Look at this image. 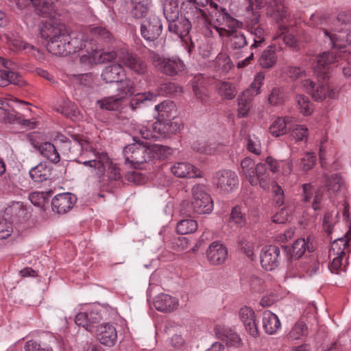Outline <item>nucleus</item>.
<instances>
[{
	"label": "nucleus",
	"mask_w": 351,
	"mask_h": 351,
	"mask_svg": "<svg viewBox=\"0 0 351 351\" xmlns=\"http://www.w3.org/2000/svg\"><path fill=\"white\" fill-rule=\"evenodd\" d=\"M162 25L158 16L151 14L145 19L141 27L142 36L147 41L156 40L162 32Z\"/></svg>",
	"instance_id": "ddd939ff"
},
{
	"label": "nucleus",
	"mask_w": 351,
	"mask_h": 351,
	"mask_svg": "<svg viewBox=\"0 0 351 351\" xmlns=\"http://www.w3.org/2000/svg\"><path fill=\"white\" fill-rule=\"evenodd\" d=\"M350 243L351 239L347 232L344 237L336 239L332 243L329 252V257L332 258L329 265V269L332 273L339 274L345 271L351 252Z\"/></svg>",
	"instance_id": "423d86ee"
},
{
	"label": "nucleus",
	"mask_w": 351,
	"mask_h": 351,
	"mask_svg": "<svg viewBox=\"0 0 351 351\" xmlns=\"http://www.w3.org/2000/svg\"><path fill=\"white\" fill-rule=\"evenodd\" d=\"M147 147H149V155H150V160L162 159L171 154L170 148L167 146L154 144L152 145H147Z\"/></svg>",
	"instance_id": "79ce46f5"
},
{
	"label": "nucleus",
	"mask_w": 351,
	"mask_h": 351,
	"mask_svg": "<svg viewBox=\"0 0 351 351\" xmlns=\"http://www.w3.org/2000/svg\"><path fill=\"white\" fill-rule=\"evenodd\" d=\"M125 163L137 169L144 162L150 160L149 147L139 143L130 144L125 147L123 151Z\"/></svg>",
	"instance_id": "6e6552de"
},
{
	"label": "nucleus",
	"mask_w": 351,
	"mask_h": 351,
	"mask_svg": "<svg viewBox=\"0 0 351 351\" xmlns=\"http://www.w3.org/2000/svg\"><path fill=\"white\" fill-rule=\"evenodd\" d=\"M239 317L243 322L246 332L252 337H256L259 332L253 309L248 306L241 308L239 312Z\"/></svg>",
	"instance_id": "6ab92c4d"
},
{
	"label": "nucleus",
	"mask_w": 351,
	"mask_h": 351,
	"mask_svg": "<svg viewBox=\"0 0 351 351\" xmlns=\"http://www.w3.org/2000/svg\"><path fill=\"white\" fill-rule=\"evenodd\" d=\"M191 28V21L186 16H180L169 24V31L178 35L180 39L184 40L186 43L188 38H185L189 35Z\"/></svg>",
	"instance_id": "4be33fe9"
},
{
	"label": "nucleus",
	"mask_w": 351,
	"mask_h": 351,
	"mask_svg": "<svg viewBox=\"0 0 351 351\" xmlns=\"http://www.w3.org/2000/svg\"><path fill=\"white\" fill-rule=\"evenodd\" d=\"M157 117L158 122L162 125V138L167 136V134H176L179 132L182 127L181 119L176 116L171 117L169 111H161Z\"/></svg>",
	"instance_id": "dca6fc26"
},
{
	"label": "nucleus",
	"mask_w": 351,
	"mask_h": 351,
	"mask_svg": "<svg viewBox=\"0 0 351 351\" xmlns=\"http://www.w3.org/2000/svg\"><path fill=\"white\" fill-rule=\"evenodd\" d=\"M252 36L254 43L250 45L252 50L262 46L265 40L264 30L260 27L256 28L252 33Z\"/></svg>",
	"instance_id": "13d9d810"
},
{
	"label": "nucleus",
	"mask_w": 351,
	"mask_h": 351,
	"mask_svg": "<svg viewBox=\"0 0 351 351\" xmlns=\"http://www.w3.org/2000/svg\"><path fill=\"white\" fill-rule=\"evenodd\" d=\"M182 210L186 215L209 214L213 210V201L202 185H197L192 189L191 201H184L182 204Z\"/></svg>",
	"instance_id": "20e7f679"
},
{
	"label": "nucleus",
	"mask_w": 351,
	"mask_h": 351,
	"mask_svg": "<svg viewBox=\"0 0 351 351\" xmlns=\"http://www.w3.org/2000/svg\"><path fill=\"white\" fill-rule=\"evenodd\" d=\"M283 101L284 95L282 91L277 88H273L268 97V102L270 104L271 107L276 106L283 102Z\"/></svg>",
	"instance_id": "4d7b16f0"
},
{
	"label": "nucleus",
	"mask_w": 351,
	"mask_h": 351,
	"mask_svg": "<svg viewBox=\"0 0 351 351\" xmlns=\"http://www.w3.org/2000/svg\"><path fill=\"white\" fill-rule=\"evenodd\" d=\"M155 308L161 312H170L176 309L178 305V301L176 298L165 293L157 295L154 300Z\"/></svg>",
	"instance_id": "a878e982"
},
{
	"label": "nucleus",
	"mask_w": 351,
	"mask_h": 351,
	"mask_svg": "<svg viewBox=\"0 0 351 351\" xmlns=\"http://www.w3.org/2000/svg\"><path fill=\"white\" fill-rule=\"evenodd\" d=\"M272 193L274 195V201L276 205L282 206L285 202L284 191L277 183L272 185Z\"/></svg>",
	"instance_id": "e2e57ef3"
},
{
	"label": "nucleus",
	"mask_w": 351,
	"mask_h": 351,
	"mask_svg": "<svg viewBox=\"0 0 351 351\" xmlns=\"http://www.w3.org/2000/svg\"><path fill=\"white\" fill-rule=\"evenodd\" d=\"M151 58L154 66L165 75L173 76L184 70L183 61L176 56L162 57L159 54L152 53Z\"/></svg>",
	"instance_id": "0eeeda50"
},
{
	"label": "nucleus",
	"mask_w": 351,
	"mask_h": 351,
	"mask_svg": "<svg viewBox=\"0 0 351 351\" xmlns=\"http://www.w3.org/2000/svg\"><path fill=\"white\" fill-rule=\"evenodd\" d=\"M123 98V97L121 95H112L98 100L97 103L101 109L114 110L115 108H119Z\"/></svg>",
	"instance_id": "c03bdc74"
},
{
	"label": "nucleus",
	"mask_w": 351,
	"mask_h": 351,
	"mask_svg": "<svg viewBox=\"0 0 351 351\" xmlns=\"http://www.w3.org/2000/svg\"><path fill=\"white\" fill-rule=\"evenodd\" d=\"M302 269L309 276H312L319 270V263L315 260H309L301 265Z\"/></svg>",
	"instance_id": "338daca9"
},
{
	"label": "nucleus",
	"mask_w": 351,
	"mask_h": 351,
	"mask_svg": "<svg viewBox=\"0 0 351 351\" xmlns=\"http://www.w3.org/2000/svg\"><path fill=\"white\" fill-rule=\"evenodd\" d=\"M289 131L291 133V138L295 143L307 142L308 137L307 127L304 125L298 124L294 119L291 124V128Z\"/></svg>",
	"instance_id": "c9c22d12"
},
{
	"label": "nucleus",
	"mask_w": 351,
	"mask_h": 351,
	"mask_svg": "<svg viewBox=\"0 0 351 351\" xmlns=\"http://www.w3.org/2000/svg\"><path fill=\"white\" fill-rule=\"evenodd\" d=\"M139 133L145 139H160L162 138V125L158 120L152 123H147V125H142L139 128Z\"/></svg>",
	"instance_id": "7c9ffc66"
},
{
	"label": "nucleus",
	"mask_w": 351,
	"mask_h": 351,
	"mask_svg": "<svg viewBox=\"0 0 351 351\" xmlns=\"http://www.w3.org/2000/svg\"><path fill=\"white\" fill-rule=\"evenodd\" d=\"M132 13L135 18L141 19L146 16L151 7V0H132Z\"/></svg>",
	"instance_id": "ea45409f"
},
{
	"label": "nucleus",
	"mask_w": 351,
	"mask_h": 351,
	"mask_svg": "<svg viewBox=\"0 0 351 351\" xmlns=\"http://www.w3.org/2000/svg\"><path fill=\"white\" fill-rule=\"evenodd\" d=\"M267 12L269 14H274L275 12L280 13V20L286 17V13L283 10L282 0H271L268 3Z\"/></svg>",
	"instance_id": "603ef678"
},
{
	"label": "nucleus",
	"mask_w": 351,
	"mask_h": 351,
	"mask_svg": "<svg viewBox=\"0 0 351 351\" xmlns=\"http://www.w3.org/2000/svg\"><path fill=\"white\" fill-rule=\"evenodd\" d=\"M171 170L172 173L178 178L201 177V171L189 162H176L171 167Z\"/></svg>",
	"instance_id": "b1692460"
},
{
	"label": "nucleus",
	"mask_w": 351,
	"mask_h": 351,
	"mask_svg": "<svg viewBox=\"0 0 351 351\" xmlns=\"http://www.w3.org/2000/svg\"><path fill=\"white\" fill-rule=\"evenodd\" d=\"M306 334L307 327L305 323L302 321H298L289 332L288 337L293 340H297L306 335Z\"/></svg>",
	"instance_id": "de8ad7c7"
},
{
	"label": "nucleus",
	"mask_w": 351,
	"mask_h": 351,
	"mask_svg": "<svg viewBox=\"0 0 351 351\" xmlns=\"http://www.w3.org/2000/svg\"><path fill=\"white\" fill-rule=\"evenodd\" d=\"M247 149L250 152L254 153L256 155H259L261 153L260 140L254 136H250L247 139Z\"/></svg>",
	"instance_id": "052dcab7"
},
{
	"label": "nucleus",
	"mask_w": 351,
	"mask_h": 351,
	"mask_svg": "<svg viewBox=\"0 0 351 351\" xmlns=\"http://www.w3.org/2000/svg\"><path fill=\"white\" fill-rule=\"evenodd\" d=\"M307 248V243L305 239H299L293 243L291 248L289 250L290 256L298 259L304 254Z\"/></svg>",
	"instance_id": "49530a36"
},
{
	"label": "nucleus",
	"mask_w": 351,
	"mask_h": 351,
	"mask_svg": "<svg viewBox=\"0 0 351 351\" xmlns=\"http://www.w3.org/2000/svg\"><path fill=\"white\" fill-rule=\"evenodd\" d=\"M14 45L19 50L25 51V52L34 56L38 60H44V53L39 49L31 45L23 40H16L14 42Z\"/></svg>",
	"instance_id": "58836bf2"
},
{
	"label": "nucleus",
	"mask_w": 351,
	"mask_h": 351,
	"mask_svg": "<svg viewBox=\"0 0 351 351\" xmlns=\"http://www.w3.org/2000/svg\"><path fill=\"white\" fill-rule=\"evenodd\" d=\"M213 182L221 191L230 193L237 186L239 180L234 171L224 169L215 173Z\"/></svg>",
	"instance_id": "9b49d317"
},
{
	"label": "nucleus",
	"mask_w": 351,
	"mask_h": 351,
	"mask_svg": "<svg viewBox=\"0 0 351 351\" xmlns=\"http://www.w3.org/2000/svg\"><path fill=\"white\" fill-rule=\"evenodd\" d=\"M250 290L254 293H260L264 290V281L261 278L252 275L249 279Z\"/></svg>",
	"instance_id": "6e6d98bb"
},
{
	"label": "nucleus",
	"mask_w": 351,
	"mask_h": 351,
	"mask_svg": "<svg viewBox=\"0 0 351 351\" xmlns=\"http://www.w3.org/2000/svg\"><path fill=\"white\" fill-rule=\"evenodd\" d=\"M245 11L252 16L253 23H257L261 16L259 10L267 5L266 0H244Z\"/></svg>",
	"instance_id": "473e14b6"
},
{
	"label": "nucleus",
	"mask_w": 351,
	"mask_h": 351,
	"mask_svg": "<svg viewBox=\"0 0 351 351\" xmlns=\"http://www.w3.org/2000/svg\"><path fill=\"white\" fill-rule=\"evenodd\" d=\"M24 350L25 351H52L51 348L42 346L40 343L34 340L27 341Z\"/></svg>",
	"instance_id": "69168bd1"
},
{
	"label": "nucleus",
	"mask_w": 351,
	"mask_h": 351,
	"mask_svg": "<svg viewBox=\"0 0 351 351\" xmlns=\"http://www.w3.org/2000/svg\"><path fill=\"white\" fill-rule=\"evenodd\" d=\"M154 101V96L148 93L147 94L138 95L132 99L131 105L132 110L137 108H152Z\"/></svg>",
	"instance_id": "4c0bfd02"
},
{
	"label": "nucleus",
	"mask_w": 351,
	"mask_h": 351,
	"mask_svg": "<svg viewBox=\"0 0 351 351\" xmlns=\"http://www.w3.org/2000/svg\"><path fill=\"white\" fill-rule=\"evenodd\" d=\"M206 255L211 264L221 265L227 259L228 250L222 243L215 241L209 245Z\"/></svg>",
	"instance_id": "412c9836"
},
{
	"label": "nucleus",
	"mask_w": 351,
	"mask_h": 351,
	"mask_svg": "<svg viewBox=\"0 0 351 351\" xmlns=\"http://www.w3.org/2000/svg\"><path fill=\"white\" fill-rule=\"evenodd\" d=\"M280 250L276 245H267L263 247L261 253V264L265 270L271 271L280 264Z\"/></svg>",
	"instance_id": "4468645a"
},
{
	"label": "nucleus",
	"mask_w": 351,
	"mask_h": 351,
	"mask_svg": "<svg viewBox=\"0 0 351 351\" xmlns=\"http://www.w3.org/2000/svg\"><path fill=\"white\" fill-rule=\"evenodd\" d=\"M260 65L263 68H270L276 62V56L275 54L274 47L270 46L267 49L265 50L259 60Z\"/></svg>",
	"instance_id": "a19ab883"
},
{
	"label": "nucleus",
	"mask_w": 351,
	"mask_h": 351,
	"mask_svg": "<svg viewBox=\"0 0 351 351\" xmlns=\"http://www.w3.org/2000/svg\"><path fill=\"white\" fill-rule=\"evenodd\" d=\"M110 38L111 36L105 40L97 36L90 38L86 53L82 56L81 61L91 64H101L103 53V49L101 48V44L110 41Z\"/></svg>",
	"instance_id": "9d476101"
},
{
	"label": "nucleus",
	"mask_w": 351,
	"mask_h": 351,
	"mask_svg": "<svg viewBox=\"0 0 351 351\" xmlns=\"http://www.w3.org/2000/svg\"><path fill=\"white\" fill-rule=\"evenodd\" d=\"M221 37H227L229 47L234 50L239 49L247 45L244 34L240 31H231L225 27H216Z\"/></svg>",
	"instance_id": "aec40b11"
},
{
	"label": "nucleus",
	"mask_w": 351,
	"mask_h": 351,
	"mask_svg": "<svg viewBox=\"0 0 351 351\" xmlns=\"http://www.w3.org/2000/svg\"><path fill=\"white\" fill-rule=\"evenodd\" d=\"M163 13L167 20L170 23L179 18V3L162 2Z\"/></svg>",
	"instance_id": "37998d69"
},
{
	"label": "nucleus",
	"mask_w": 351,
	"mask_h": 351,
	"mask_svg": "<svg viewBox=\"0 0 351 351\" xmlns=\"http://www.w3.org/2000/svg\"><path fill=\"white\" fill-rule=\"evenodd\" d=\"M42 38L49 40L47 49L56 56H66L87 48L90 38L93 36L104 40L110 38V33L106 29L97 27L88 32L68 33L66 27L56 21L47 23L40 28Z\"/></svg>",
	"instance_id": "f257e3e1"
},
{
	"label": "nucleus",
	"mask_w": 351,
	"mask_h": 351,
	"mask_svg": "<svg viewBox=\"0 0 351 351\" xmlns=\"http://www.w3.org/2000/svg\"><path fill=\"white\" fill-rule=\"evenodd\" d=\"M17 6L22 9L30 3L36 8L39 12L47 18L45 21H43V26L47 23H54V12L53 8L51 3H49L47 0H16Z\"/></svg>",
	"instance_id": "2eb2a0df"
},
{
	"label": "nucleus",
	"mask_w": 351,
	"mask_h": 351,
	"mask_svg": "<svg viewBox=\"0 0 351 351\" xmlns=\"http://www.w3.org/2000/svg\"><path fill=\"white\" fill-rule=\"evenodd\" d=\"M125 76V72L120 64L106 66L102 71V80L106 83L119 82Z\"/></svg>",
	"instance_id": "cd10ccee"
},
{
	"label": "nucleus",
	"mask_w": 351,
	"mask_h": 351,
	"mask_svg": "<svg viewBox=\"0 0 351 351\" xmlns=\"http://www.w3.org/2000/svg\"><path fill=\"white\" fill-rule=\"evenodd\" d=\"M201 4L194 1L184 0L182 1V9L185 13V16L189 20L194 21H199L204 20V12L200 8Z\"/></svg>",
	"instance_id": "bb28decb"
},
{
	"label": "nucleus",
	"mask_w": 351,
	"mask_h": 351,
	"mask_svg": "<svg viewBox=\"0 0 351 351\" xmlns=\"http://www.w3.org/2000/svg\"><path fill=\"white\" fill-rule=\"evenodd\" d=\"M177 232L180 234H191L197 229V223L193 219H184L177 224Z\"/></svg>",
	"instance_id": "a18cd8bd"
},
{
	"label": "nucleus",
	"mask_w": 351,
	"mask_h": 351,
	"mask_svg": "<svg viewBox=\"0 0 351 351\" xmlns=\"http://www.w3.org/2000/svg\"><path fill=\"white\" fill-rule=\"evenodd\" d=\"M217 90L219 94L225 99H232L236 95L234 88L229 82H220L218 83Z\"/></svg>",
	"instance_id": "8fccbe9b"
},
{
	"label": "nucleus",
	"mask_w": 351,
	"mask_h": 351,
	"mask_svg": "<svg viewBox=\"0 0 351 351\" xmlns=\"http://www.w3.org/2000/svg\"><path fill=\"white\" fill-rule=\"evenodd\" d=\"M281 324L278 317L270 311L263 313V327L266 333L275 334L280 328Z\"/></svg>",
	"instance_id": "c756f323"
},
{
	"label": "nucleus",
	"mask_w": 351,
	"mask_h": 351,
	"mask_svg": "<svg viewBox=\"0 0 351 351\" xmlns=\"http://www.w3.org/2000/svg\"><path fill=\"white\" fill-rule=\"evenodd\" d=\"M12 224L5 219L0 220V239L8 238L12 232Z\"/></svg>",
	"instance_id": "0e129e2a"
},
{
	"label": "nucleus",
	"mask_w": 351,
	"mask_h": 351,
	"mask_svg": "<svg viewBox=\"0 0 351 351\" xmlns=\"http://www.w3.org/2000/svg\"><path fill=\"white\" fill-rule=\"evenodd\" d=\"M339 61V57L335 55L334 52L327 53L324 52L320 54L317 58V66H314L317 71H321L322 76H325V73L322 71V69H325L328 66L336 62Z\"/></svg>",
	"instance_id": "e433bc0d"
},
{
	"label": "nucleus",
	"mask_w": 351,
	"mask_h": 351,
	"mask_svg": "<svg viewBox=\"0 0 351 351\" xmlns=\"http://www.w3.org/2000/svg\"><path fill=\"white\" fill-rule=\"evenodd\" d=\"M97 337L101 344L110 347L117 341V332L112 325L104 324L97 328Z\"/></svg>",
	"instance_id": "5701e85b"
},
{
	"label": "nucleus",
	"mask_w": 351,
	"mask_h": 351,
	"mask_svg": "<svg viewBox=\"0 0 351 351\" xmlns=\"http://www.w3.org/2000/svg\"><path fill=\"white\" fill-rule=\"evenodd\" d=\"M241 169L240 175L244 176L251 185L259 184L263 189H269L270 177L265 165H256L252 159L247 157L241 161Z\"/></svg>",
	"instance_id": "39448f33"
},
{
	"label": "nucleus",
	"mask_w": 351,
	"mask_h": 351,
	"mask_svg": "<svg viewBox=\"0 0 351 351\" xmlns=\"http://www.w3.org/2000/svg\"><path fill=\"white\" fill-rule=\"evenodd\" d=\"M315 164V155L313 152H306L301 159L300 168L304 171H308Z\"/></svg>",
	"instance_id": "5fc2aeb1"
},
{
	"label": "nucleus",
	"mask_w": 351,
	"mask_h": 351,
	"mask_svg": "<svg viewBox=\"0 0 351 351\" xmlns=\"http://www.w3.org/2000/svg\"><path fill=\"white\" fill-rule=\"evenodd\" d=\"M293 117H285L277 118L269 128V132L273 136L278 137L286 134L291 128Z\"/></svg>",
	"instance_id": "c85d7f7f"
},
{
	"label": "nucleus",
	"mask_w": 351,
	"mask_h": 351,
	"mask_svg": "<svg viewBox=\"0 0 351 351\" xmlns=\"http://www.w3.org/2000/svg\"><path fill=\"white\" fill-rule=\"evenodd\" d=\"M215 330L218 338L228 346L239 347L241 345L240 337L231 328L217 326Z\"/></svg>",
	"instance_id": "393cba45"
},
{
	"label": "nucleus",
	"mask_w": 351,
	"mask_h": 351,
	"mask_svg": "<svg viewBox=\"0 0 351 351\" xmlns=\"http://www.w3.org/2000/svg\"><path fill=\"white\" fill-rule=\"evenodd\" d=\"M119 61L131 71L138 74H144L147 66L145 62L127 51H119Z\"/></svg>",
	"instance_id": "a211bd4d"
},
{
	"label": "nucleus",
	"mask_w": 351,
	"mask_h": 351,
	"mask_svg": "<svg viewBox=\"0 0 351 351\" xmlns=\"http://www.w3.org/2000/svg\"><path fill=\"white\" fill-rule=\"evenodd\" d=\"M286 28L280 27L282 33L278 36L279 38H282L283 42L288 46L295 47L297 46V41L295 37L291 34L285 31Z\"/></svg>",
	"instance_id": "774afa93"
},
{
	"label": "nucleus",
	"mask_w": 351,
	"mask_h": 351,
	"mask_svg": "<svg viewBox=\"0 0 351 351\" xmlns=\"http://www.w3.org/2000/svg\"><path fill=\"white\" fill-rule=\"evenodd\" d=\"M34 146L43 157L51 162L57 163L60 161V155L52 143L45 142L40 144H35Z\"/></svg>",
	"instance_id": "2f4dec72"
},
{
	"label": "nucleus",
	"mask_w": 351,
	"mask_h": 351,
	"mask_svg": "<svg viewBox=\"0 0 351 351\" xmlns=\"http://www.w3.org/2000/svg\"><path fill=\"white\" fill-rule=\"evenodd\" d=\"M119 82L118 88L122 95H132L134 93V84L130 80L126 79L124 81L121 80Z\"/></svg>",
	"instance_id": "680f3d73"
},
{
	"label": "nucleus",
	"mask_w": 351,
	"mask_h": 351,
	"mask_svg": "<svg viewBox=\"0 0 351 351\" xmlns=\"http://www.w3.org/2000/svg\"><path fill=\"white\" fill-rule=\"evenodd\" d=\"M215 64L223 72L228 71L232 66L231 60L226 52H221L218 54L215 60Z\"/></svg>",
	"instance_id": "3c124183"
},
{
	"label": "nucleus",
	"mask_w": 351,
	"mask_h": 351,
	"mask_svg": "<svg viewBox=\"0 0 351 351\" xmlns=\"http://www.w3.org/2000/svg\"><path fill=\"white\" fill-rule=\"evenodd\" d=\"M32 106L30 103L18 100L12 96L0 99V110H27Z\"/></svg>",
	"instance_id": "f704fd0d"
},
{
	"label": "nucleus",
	"mask_w": 351,
	"mask_h": 351,
	"mask_svg": "<svg viewBox=\"0 0 351 351\" xmlns=\"http://www.w3.org/2000/svg\"><path fill=\"white\" fill-rule=\"evenodd\" d=\"M328 190L332 193L339 191L343 184L341 178L337 174L332 175L331 177L326 178Z\"/></svg>",
	"instance_id": "864d4df0"
},
{
	"label": "nucleus",
	"mask_w": 351,
	"mask_h": 351,
	"mask_svg": "<svg viewBox=\"0 0 351 351\" xmlns=\"http://www.w3.org/2000/svg\"><path fill=\"white\" fill-rule=\"evenodd\" d=\"M76 201L75 195L71 193L58 194L52 199V210L58 214H64L73 207Z\"/></svg>",
	"instance_id": "f3484780"
},
{
	"label": "nucleus",
	"mask_w": 351,
	"mask_h": 351,
	"mask_svg": "<svg viewBox=\"0 0 351 351\" xmlns=\"http://www.w3.org/2000/svg\"><path fill=\"white\" fill-rule=\"evenodd\" d=\"M66 146L71 158L88 167L98 177L103 176L108 167L110 179L117 180L121 178L119 169L110 163L107 154L97 152L87 140L75 136L73 142H69Z\"/></svg>",
	"instance_id": "f03ea898"
},
{
	"label": "nucleus",
	"mask_w": 351,
	"mask_h": 351,
	"mask_svg": "<svg viewBox=\"0 0 351 351\" xmlns=\"http://www.w3.org/2000/svg\"><path fill=\"white\" fill-rule=\"evenodd\" d=\"M339 21H337L335 27L330 29H324L323 32L330 41L333 48L342 49L347 45H351V31L343 28H338Z\"/></svg>",
	"instance_id": "1a4fd4ad"
},
{
	"label": "nucleus",
	"mask_w": 351,
	"mask_h": 351,
	"mask_svg": "<svg viewBox=\"0 0 351 351\" xmlns=\"http://www.w3.org/2000/svg\"><path fill=\"white\" fill-rule=\"evenodd\" d=\"M265 80V74L263 72L258 73L248 88H247L239 97V110L243 108H250V104L253 99L260 93V89Z\"/></svg>",
	"instance_id": "f8f14e48"
},
{
	"label": "nucleus",
	"mask_w": 351,
	"mask_h": 351,
	"mask_svg": "<svg viewBox=\"0 0 351 351\" xmlns=\"http://www.w3.org/2000/svg\"><path fill=\"white\" fill-rule=\"evenodd\" d=\"M31 178L36 182L47 180L51 175V168L46 163L40 162L29 170Z\"/></svg>",
	"instance_id": "72a5a7b5"
},
{
	"label": "nucleus",
	"mask_w": 351,
	"mask_h": 351,
	"mask_svg": "<svg viewBox=\"0 0 351 351\" xmlns=\"http://www.w3.org/2000/svg\"><path fill=\"white\" fill-rule=\"evenodd\" d=\"M230 223H233L237 227H243L245 225V215L242 212L241 207L235 206L233 208L230 214Z\"/></svg>",
	"instance_id": "09e8293b"
},
{
	"label": "nucleus",
	"mask_w": 351,
	"mask_h": 351,
	"mask_svg": "<svg viewBox=\"0 0 351 351\" xmlns=\"http://www.w3.org/2000/svg\"><path fill=\"white\" fill-rule=\"evenodd\" d=\"M284 73L295 80V87L311 93L315 100L322 99L326 96L333 98L335 95V92L327 82L319 81L321 71H317L315 67L313 68V71H306L300 67L289 66L285 69Z\"/></svg>",
	"instance_id": "7ed1b4c3"
},
{
	"label": "nucleus",
	"mask_w": 351,
	"mask_h": 351,
	"mask_svg": "<svg viewBox=\"0 0 351 351\" xmlns=\"http://www.w3.org/2000/svg\"><path fill=\"white\" fill-rule=\"evenodd\" d=\"M16 111H12L11 112L8 113L7 119L8 121L10 123H21L23 125L28 127L29 128H34V122L30 121L27 119H22L20 117H17L16 114Z\"/></svg>",
	"instance_id": "bf43d9fd"
}]
</instances>
